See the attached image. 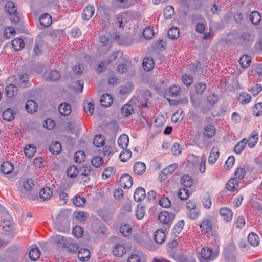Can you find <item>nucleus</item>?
Here are the masks:
<instances>
[{"label": "nucleus", "mask_w": 262, "mask_h": 262, "mask_svg": "<svg viewBox=\"0 0 262 262\" xmlns=\"http://www.w3.org/2000/svg\"><path fill=\"white\" fill-rule=\"evenodd\" d=\"M216 129L213 125L209 124L205 125L203 128V136L206 138H212L215 134Z\"/></svg>", "instance_id": "nucleus-10"}, {"label": "nucleus", "mask_w": 262, "mask_h": 262, "mask_svg": "<svg viewBox=\"0 0 262 262\" xmlns=\"http://www.w3.org/2000/svg\"><path fill=\"white\" fill-rule=\"evenodd\" d=\"M40 25L43 27H49L52 23V18L51 16L48 14L45 13L41 15L39 18Z\"/></svg>", "instance_id": "nucleus-19"}, {"label": "nucleus", "mask_w": 262, "mask_h": 262, "mask_svg": "<svg viewBox=\"0 0 262 262\" xmlns=\"http://www.w3.org/2000/svg\"><path fill=\"white\" fill-rule=\"evenodd\" d=\"M181 183L185 187H190L192 185L193 179L189 175H184L181 179Z\"/></svg>", "instance_id": "nucleus-31"}, {"label": "nucleus", "mask_w": 262, "mask_h": 262, "mask_svg": "<svg viewBox=\"0 0 262 262\" xmlns=\"http://www.w3.org/2000/svg\"><path fill=\"white\" fill-rule=\"evenodd\" d=\"M51 239L52 242L61 247H65L69 242L70 238H66L63 236L59 235H54L52 236Z\"/></svg>", "instance_id": "nucleus-6"}, {"label": "nucleus", "mask_w": 262, "mask_h": 262, "mask_svg": "<svg viewBox=\"0 0 262 262\" xmlns=\"http://www.w3.org/2000/svg\"><path fill=\"white\" fill-rule=\"evenodd\" d=\"M146 170V166L144 163L138 162H136L134 166V171L137 174H143Z\"/></svg>", "instance_id": "nucleus-20"}, {"label": "nucleus", "mask_w": 262, "mask_h": 262, "mask_svg": "<svg viewBox=\"0 0 262 262\" xmlns=\"http://www.w3.org/2000/svg\"><path fill=\"white\" fill-rule=\"evenodd\" d=\"M117 150L114 144H112L111 145L105 146L103 149L104 155L106 156L112 155Z\"/></svg>", "instance_id": "nucleus-49"}, {"label": "nucleus", "mask_w": 262, "mask_h": 262, "mask_svg": "<svg viewBox=\"0 0 262 262\" xmlns=\"http://www.w3.org/2000/svg\"><path fill=\"white\" fill-rule=\"evenodd\" d=\"M165 233L161 230H158L155 234L154 239L157 243L162 244L165 241Z\"/></svg>", "instance_id": "nucleus-28"}, {"label": "nucleus", "mask_w": 262, "mask_h": 262, "mask_svg": "<svg viewBox=\"0 0 262 262\" xmlns=\"http://www.w3.org/2000/svg\"><path fill=\"white\" fill-rule=\"evenodd\" d=\"M55 125V121L50 118H48L45 120L43 123V127L48 130H51L53 129Z\"/></svg>", "instance_id": "nucleus-61"}, {"label": "nucleus", "mask_w": 262, "mask_h": 262, "mask_svg": "<svg viewBox=\"0 0 262 262\" xmlns=\"http://www.w3.org/2000/svg\"><path fill=\"white\" fill-rule=\"evenodd\" d=\"M69 242L65 247L67 248L68 251L71 253L76 252L78 249L77 244L74 243L71 238H70Z\"/></svg>", "instance_id": "nucleus-52"}, {"label": "nucleus", "mask_w": 262, "mask_h": 262, "mask_svg": "<svg viewBox=\"0 0 262 262\" xmlns=\"http://www.w3.org/2000/svg\"><path fill=\"white\" fill-rule=\"evenodd\" d=\"M90 251L85 248L81 249L78 253V257L82 261H86L90 258Z\"/></svg>", "instance_id": "nucleus-26"}, {"label": "nucleus", "mask_w": 262, "mask_h": 262, "mask_svg": "<svg viewBox=\"0 0 262 262\" xmlns=\"http://www.w3.org/2000/svg\"><path fill=\"white\" fill-rule=\"evenodd\" d=\"M258 139V135L257 134L254 133L252 134L248 140L247 143L248 146L251 148L254 147L257 143Z\"/></svg>", "instance_id": "nucleus-53"}, {"label": "nucleus", "mask_w": 262, "mask_h": 262, "mask_svg": "<svg viewBox=\"0 0 262 262\" xmlns=\"http://www.w3.org/2000/svg\"><path fill=\"white\" fill-rule=\"evenodd\" d=\"M132 156V152L129 149H123L120 154V159L122 161H126Z\"/></svg>", "instance_id": "nucleus-54"}, {"label": "nucleus", "mask_w": 262, "mask_h": 262, "mask_svg": "<svg viewBox=\"0 0 262 262\" xmlns=\"http://www.w3.org/2000/svg\"><path fill=\"white\" fill-rule=\"evenodd\" d=\"M164 16L166 19H170L174 14V9L173 7L168 6L164 9Z\"/></svg>", "instance_id": "nucleus-45"}, {"label": "nucleus", "mask_w": 262, "mask_h": 262, "mask_svg": "<svg viewBox=\"0 0 262 262\" xmlns=\"http://www.w3.org/2000/svg\"><path fill=\"white\" fill-rule=\"evenodd\" d=\"M251 100V97L249 94L247 92H242L238 97L239 102L244 105L249 103Z\"/></svg>", "instance_id": "nucleus-32"}, {"label": "nucleus", "mask_w": 262, "mask_h": 262, "mask_svg": "<svg viewBox=\"0 0 262 262\" xmlns=\"http://www.w3.org/2000/svg\"><path fill=\"white\" fill-rule=\"evenodd\" d=\"M154 31L152 28L150 27L145 28L143 31V35L147 39H151L154 36Z\"/></svg>", "instance_id": "nucleus-55"}, {"label": "nucleus", "mask_w": 262, "mask_h": 262, "mask_svg": "<svg viewBox=\"0 0 262 262\" xmlns=\"http://www.w3.org/2000/svg\"><path fill=\"white\" fill-rule=\"evenodd\" d=\"M93 144L97 147L103 146L104 144V137L100 134L96 135L93 139Z\"/></svg>", "instance_id": "nucleus-38"}, {"label": "nucleus", "mask_w": 262, "mask_h": 262, "mask_svg": "<svg viewBox=\"0 0 262 262\" xmlns=\"http://www.w3.org/2000/svg\"><path fill=\"white\" fill-rule=\"evenodd\" d=\"M182 150L183 148L177 142H175L171 147V152L174 155H179L181 154Z\"/></svg>", "instance_id": "nucleus-60"}, {"label": "nucleus", "mask_w": 262, "mask_h": 262, "mask_svg": "<svg viewBox=\"0 0 262 262\" xmlns=\"http://www.w3.org/2000/svg\"><path fill=\"white\" fill-rule=\"evenodd\" d=\"M85 154L83 151H77L74 155V160L76 162H81L84 160L85 159Z\"/></svg>", "instance_id": "nucleus-64"}, {"label": "nucleus", "mask_w": 262, "mask_h": 262, "mask_svg": "<svg viewBox=\"0 0 262 262\" xmlns=\"http://www.w3.org/2000/svg\"><path fill=\"white\" fill-rule=\"evenodd\" d=\"M52 195V191L49 187L42 188L39 192L40 198L43 201L50 199Z\"/></svg>", "instance_id": "nucleus-17"}, {"label": "nucleus", "mask_w": 262, "mask_h": 262, "mask_svg": "<svg viewBox=\"0 0 262 262\" xmlns=\"http://www.w3.org/2000/svg\"><path fill=\"white\" fill-rule=\"evenodd\" d=\"M5 91L7 96L12 98L17 93V89L15 85L10 84L6 87Z\"/></svg>", "instance_id": "nucleus-22"}, {"label": "nucleus", "mask_w": 262, "mask_h": 262, "mask_svg": "<svg viewBox=\"0 0 262 262\" xmlns=\"http://www.w3.org/2000/svg\"><path fill=\"white\" fill-rule=\"evenodd\" d=\"M180 35V31L177 27L171 28L168 31V36L172 39H177Z\"/></svg>", "instance_id": "nucleus-48"}, {"label": "nucleus", "mask_w": 262, "mask_h": 262, "mask_svg": "<svg viewBox=\"0 0 262 262\" xmlns=\"http://www.w3.org/2000/svg\"><path fill=\"white\" fill-rule=\"evenodd\" d=\"M145 196V189L142 187H139L135 191L134 198L136 201L140 202L144 199Z\"/></svg>", "instance_id": "nucleus-16"}, {"label": "nucleus", "mask_w": 262, "mask_h": 262, "mask_svg": "<svg viewBox=\"0 0 262 262\" xmlns=\"http://www.w3.org/2000/svg\"><path fill=\"white\" fill-rule=\"evenodd\" d=\"M25 108L27 112L32 113L37 111V105L34 101L29 100L26 102Z\"/></svg>", "instance_id": "nucleus-34"}, {"label": "nucleus", "mask_w": 262, "mask_h": 262, "mask_svg": "<svg viewBox=\"0 0 262 262\" xmlns=\"http://www.w3.org/2000/svg\"><path fill=\"white\" fill-rule=\"evenodd\" d=\"M219 212L223 220L226 222L230 221L233 217V212L229 208H222L220 209Z\"/></svg>", "instance_id": "nucleus-8"}, {"label": "nucleus", "mask_w": 262, "mask_h": 262, "mask_svg": "<svg viewBox=\"0 0 262 262\" xmlns=\"http://www.w3.org/2000/svg\"><path fill=\"white\" fill-rule=\"evenodd\" d=\"M251 21L255 25L258 24L261 20V15L257 11H253L249 15Z\"/></svg>", "instance_id": "nucleus-42"}, {"label": "nucleus", "mask_w": 262, "mask_h": 262, "mask_svg": "<svg viewBox=\"0 0 262 262\" xmlns=\"http://www.w3.org/2000/svg\"><path fill=\"white\" fill-rule=\"evenodd\" d=\"M120 183L122 187L125 189H128L133 185V179L129 174H123L120 179Z\"/></svg>", "instance_id": "nucleus-7"}, {"label": "nucleus", "mask_w": 262, "mask_h": 262, "mask_svg": "<svg viewBox=\"0 0 262 262\" xmlns=\"http://www.w3.org/2000/svg\"><path fill=\"white\" fill-rule=\"evenodd\" d=\"M145 210L144 207L141 205H138L136 209L135 215L138 220H141L145 215Z\"/></svg>", "instance_id": "nucleus-40"}, {"label": "nucleus", "mask_w": 262, "mask_h": 262, "mask_svg": "<svg viewBox=\"0 0 262 262\" xmlns=\"http://www.w3.org/2000/svg\"><path fill=\"white\" fill-rule=\"evenodd\" d=\"M238 181L237 179L231 178L226 184V188L229 191H234L238 189Z\"/></svg>", "instance_id": "nucleus-21"}, {"label": "nucleus", "mask_w": 262, "mask_h": 262, "mask_svg": "<svg viewBox=\"0 0 262 262\" xmlns=\"http://www.w3.org/2000/svg\"><path fill=\"white\" fill-rule=\"evenodd\" d=\"M248 142V140L244 138L241 140L237 144L235 145L234 148V151L236 154H240L244 150L246 147V145Z\"/></svg>", "instance_id": "nucleus-30"}, {"label": "nucleus", "mask_w": 262, "mask_h": 262, "mask_svg": "<svg viewBox=\"0 0 262 262\" xmlns=\"http://www.w3.org/2000/svg\"><path fill=\"white\" fill-rule=\"evenodd\" d=\"M142 65L145 70L149 71L152 69L155 63L151 57H146L143 61Z\"/></svg>", "instance_id": "nucleus-27"}, {"label": "nucleus", "mask_w": 262, "mask_h": 262, "mask_svg": "<svg viewBox=\"0 0 262 262\" xmlns=\"http://www.w3.org/2000/svg\"><path fill=\"white\" fill-rule=\"evenodd\" d=\"M19 85L20 87L25 88L29 85L28 76L27 74H20L19 76Z\"/></svg>", "instance_id": "nucleus-39"}, {"label": "nucleus", "mask_w": 262, "mask_h": 262, "mask_svg": "<svg viewBox=\"0 0 262 262\" xmlns=\"http://www.w3.org/2000/svg\"><path fill=\"white\" fill-rule=\"evenodd\" d=\"M44 78L46 79L52 81L58 80L60 77L59 73L56 70H50L46 71L43 74Z\"/></svg>", "instance_id": "nucleus-11"}, {"label": "nucleus", "mask_w": 262, "mask_h": 262, "mask_svg": "<svg viewBox=\"0 0 262 262\" xmlns=\"http://www.w3.org/2000/svg\"><path fill=\"white\" fill-rule=\"evenodd\" d=\"M34 183L31 179H21L18 182V190L21 197L34 200L32 194Z\"/></svg>", "instance_id": "nucleus-1"}, {"label": "nucleus", "mask_w": 262, "mask_h": 262, "mask_svg": "<svg viewBox=\"0 0 262 262\" xmlns=\"http://www.w3.org/2000/svg\"><path fill=\"white\" fill-rule=\"evenodd\" d=\"M36 152V148L34 145H28L24 148V153L25 155L31 158L33 157Z\"/></svg>", "instance_id": "nucleus-43"}, {"label": "nucleus", "mask_w": 262, "mask_h": 262, "mask_svg": "<svg viewBox=\"0 0 262 262\" xmlns=\"http://www.w3.org/2000/svg\"><path fill=\"white\" fill-rule=\"evenodd\" d=\"M120 231L124 236H128L132 233V228L129 224H124L121 226Z\"/></svg>", "instance_id": "nucleus-35"}, {"label": "nucleus", "mask_w": 262, "mask_h": 262, "mask_svg": "<svg viewBox=\"0 0 262 262\" xmlns=\"http://www.w3.org/2000/svg\"><path fill=\"white\" fill-rule=\"evenodd\" d=\"M188 163H191L193 166L195 167L199 165V170L202 173L205 170V157L202 156L201 158L191 155L189 156L188 160Z\"/></svg>", "instance_id": "nucleus-3"}, {"label": "nucleus", "mask_w": 262, "mask_h": 262, "mask_svg": "<svg viewBox=\"0 0 262 262\" xmlns=\"http://www.w3.org/2000/svg\"><path fill=\"white\" fill-rule=\"evenodd\" d=\"M40 251L37 248H32L29 253V257L32 261L37 260L40 257Z\"/></svg>", "instance_id": "nucleus-37"}, {"label": "nucleus", "mask_w": 262, "mask_h": 262, "mask_svg": "<svg viewBox=\"0 0 262 262\" xmlns=\"http://www.w3.org/2000/svg\"><path fill=\"white\" fill-rule=\"evenodd\" d=\"M178 164L177 163H173L165 168L162 170V173L165 176L171 174L178 167Z\"/></svg>", "instance_id": "nucleus-51"}, {"label": "nucleus", "mask_w": 262, "mask_h": 262, "mask_svg": "<svg viewBox=\"0 0 262 262\" xmlns=\"http://www.w3.org/2000/svg\"><path fill=\"white\" fill-rule=\"evenodd\" d=\"M12 46L15 51L21 50L25 45L24 40L20 38H16L12 41Z\"/></svg>", "instance_id": "nucleus-23"}, {"label": "nucleus", "mask_w": 262, "mask_h": 262, "mask_svg": "<svg viewBox=\"0 0 262 262\" xmlns=\"http://www.w3.org/2000/svg\"><path fill=\"white\" fill-rule=\"evenodd\" d=\"M184 226V222L183 220L179 221L174 226L172 230V234L177 236L182 231Z\"/></svg>", "instance_id": "nucleus-36"}, {"label": "nucleus", "mask_w": 262, "mask_h": 262, "mask_svg": "<svg viewBox=\"0 0 262 262\" xmlns=\"http://www.w3.org/2000/svg\"><path fill=\"white\" fill-rule=\"evenodd\" d=\"M91 172V166L88 165H83L79 170V173L80 175L87 176Z\"/></svg>", "instance_id": "nucleus-62"}, {"label": "nucleus", "mask_w": 262, "mask_h": 262, "mask_svg": "<svg viewBox=\"0 0 262 262\" xmlns=\"http://www.w3.org/2000/svg\"><path fill=\"white\" fill-rule=\"evenodd\" d=\"M79 173V169L75 166H70L67 170V176L71 178H74L77 176Z\"/></svg>", "instance_id": "nucleus-50"}, {"label": "nucleus", "mask_w": 262, "mask_h": 262, "mask_svg": "<svg viewBox=\"0 0 262 262\" xmlns=\"http://www.w3.org/2000/svg\"><path fill=\"white\" fill-rule=\"evenodd\" d=\"M84 111L92 115L94 110V104L91 102H85L83 105Z\"/></svg>", "instance_id": "nucleus-63"}, {"label": "nucleus", "mask_w": 262, "mask_h": 262, "mask_svg": "<svg viewBox=\"0 0 262 262\" xmlns=\"http://www.w3.org/2000/svg\"><path fill=\"white\" fill-rule=\"evenodd\" d=\"M103 162V159L100 156H95L91 160L92 164L96 167L101 166L102 165Z\"/></svg>", "instance_id": "nucleus-57"}, {"label": "nucleus", "mask_w": 262, "mask_h": 262, "mask_svg": "<svg viewBox=\"0 0 262 262\" xmlns=\"http://www.w3.org/2000/svg\"><path fill=\"white\" fill-rule=\"evenodd\" d=\"M122 57L123 53L121 51L115 52L110 56L108 61H106L107 64H109L113 61H116L118 59L119 60L120 59L122 58Z\"/></svg>", "instance_id": "nucleus-47"}, {"label": "nucleus", "mask_w": 262, "mask_h": 262, "mask_svg": "<svg viewBox=\"0 0 262 262\" xmlns=\"http://www.w3.org/2000/svg\"><path fill=\"white\" fill-rule=\"evenodd\" d=\"M190 193L189 191L185 188H181L178 192V196L183 200H186L189 196Z\"/></svg>", "instance_id": "nucleus-58"}, {"label": "nucleus", "mask_w": 262, "mask_h": 262, "mask_svg": "<svg viewBox=\"0 0 262 262\" xmlns=\"http://www.w3.org/2000/svg\"><path fill=\"white\" fill-rule=\"evenodd\" d=\"M248 240L249 243L253 247L258 246L260 242L258 236L253 232H251L249 234L248 236Z\"/></svg>", "instance_id": "nucleus-25"}, {"label": "nucleus", "mask_w": 262, "mask_h": 262, "mask_svg": "<svg viewBox=\"0 0 262 262\" xmlns=\"http://www.w3.org/2000/svg\"><path fill=\"white\" fill-rule=\"evenodd\" d=\"M13 169L14 167L13 164L12 163L8 161L4 162L1 167V170L4 174L11 173L13 170Z\"/></svg>", "instance_id": "nucleus-18"}, {"label": "nucleus", "mask_w": 262, "mask_h": 262, "mask_svg": "<svg viewBox=\"0 0 262 262\" xmlns=\"http://www.w3.org/2000/svg\"><path fill=\"white\" fill-rule=\"evenodd\" d=\"M58 111L61 115L67 116L69 115L71 112V107L68 103H62L59 105Z\"/></svg>", "instance_id": "nucleus-24"}, {"label": "nucleus", "mask_w": 262, "mask_h": 262, "mask_svg": "<svg viewBox=\"0 0 262 262\" xmlns=\"http://www.w3.org/2000/svg\"><path fill=\"white\" fill-rule=\"evenodd\" d=\"M14 112L13 110L8 108L5 110L3 113V118L7 121H10L14 118Z\"/></svg>", "instance_id": "nucleus-44"}, {"label": "nucleus", "mask_w": 262, "mask_h": 262, "mask_svg": "<svg viewBox=\"0 0 262 262\" xmlns=\"http://www.w3.org/2000/svg\"><path fill=\"white\" fill-rule=\"evenodd\" d=\"M251 62V58L248 55L242 56L239 60V63L242 67L246 68L248 67Z\"/></svg>", "instance_id": "nucleus-41"}, {"label": "nucleus", "mask_w": 262, "mask_h": 262, "mask_svg": "<svg viewBox=\"0 0 262 262\" xmlns=\"http://www.w3.org/2000/svg\"><path fill=\"white\" fill-rule=\"evenodd\" d=\"M201 231L205 234L210 233L212 228V224L211 221L209 219H205L203 220L200 225Z\"/></svg>", "instance_id": "nucleus-9"}, {"label": "nucleus", "mask_w": 262, "mask_h": 262, "mask_svg": "<svg viewBox=\"0 0 262 262\" xmlns=\"http://www.w3.org/2000/svg\"><path fill=\"white\" fill-rule=\"evenodd\" d=\"M72 202L77 207H83L85 204L86 200L83 197L76 196L72 199Z\"/></svg>", "instance_id": "nucleus-46"}, {"label": "nucleus", "mask_w": 262, "mask_h": 262, "mask_svg": "<svg viewBox=\"0 0 262 262\" xmlns=\"http://www.w3.org/2000/svg\"><path fill=\"white\" fill-rule=\"evenodd\" d=\"M101 105L105 107H108L113 103V100L112 97L108 94H103L100 98Z\"/></svg>", "instance_id": "nucleus-14"}, {"label": "nucleus", "mask_w": 262, "mask_h": 262, "mask_svg": "<svg viewBox=\"0 0 262 262\" xmlns=\"http://www.w3.org/2000/svg\"><path fill=\"white\" fill-rule=\"evenodd\" d=\"M126 252V248L122 244H117L113 249L114 255L118 257L122 256Z\"/></svg>", "instance_id": "nucleus-15"}, {"label": "nucleus", "mask_w": 262, "mask_h": 262, "mask_svg": "<svg viewBox=\"0 0 262 262\" xmlns=\"http://www.w3.org/2000/svg\"><path fill=\"white\" fill-rule=\"evenodd\" d=\"M100 42L102 46H104L105 49L108 50L111 46L108 38L105 35H102L100 37Z\"/></svg>", "instance_id": "nucleus-56"}, {"label": "nucleus", "mask_w": 262, "mask_h": 262, "mask_svg": "<svg viewBox=\"0 0 262 262\" xmlns=\"http://www.w3.org/2000/svg\"><path fill=\"white\" fill-rule=\"evenodd\" d=\"M62 147L60 143L58 142H52L50 147L49 150L53 154H58L61 151Z\"/></svg>", "instance_id": "nucleus-33"}, {"label": "nucleus", "mask_w": 262, "mask_h": 262, "mask_svg": "<svg viewBox=\"0 0 262 262\" xmlns=\"http://www.w3.org/2000/svg\"><path fill=\"white\" fill-rule=\"evenodd\" d=\"M219 156V149L216 147H213L209 156L208 162L210 164H213L215 162Z\"/></svg>", "instance_id": "nucleus-29"}, {"label": "nucleus", "mask_w": 262, "mask_h": 262, "mask_svg": "<svg viewBox=\"0 0 262 262\" xmlns=\"http://www.w3.org/2000/svg\"><path fill=\"white\" fill-rule=\"evenodd\" d=\"M218 255L217 250H213L210 248H203L199 259L200 262H209L214 260Z\"/></svg>", "instance_id": "nucleus-2"}, {"label": "nucleus", "mask_w": 262, "mask_h": 262, "mask_svg": "<svg viewBox=\"0 0 262 262\" xmlns=\"http://www.w3.org/2000/svg\"><path fill=\"white\" fill-rule=\"evenodd\" d=\"M129 137L125 134H122L118 138L117 141L118 145L121 149H125L128 145Z\"/></svg>", "instance_id": "nucleus-13"}, {"label": "nucleus", "mask_w": 262, "mask_h": 262, "mask_svg": "<svg viewBox=\"0 0 262 262\" xmlns=\"http://www.w3.org/2000/svg\"><path fill=\"white\" fill-rule=\"evenodd\" d=\"M174 217L175 215L173 213L167 211L161 212L158 215L160 223L167 225H170L172 224Z\"/></svg>", "instance_id": "nucleus-5"}, {"label": "nucleus", "mask_w": 262, "mask_h": 262, "mask_svg": "<svg viewBox=\"0 0 262 262\" xmlns=\"http://www.w3.org/2000/svg\"><path fill=\"white\" fill-rule=\"evenodd\" d=\"M15 34L14 28L10 27L5 29L4 32V36L6 39H9L13 36Z\"/></svg>", "instance_id": "nucleus-59"}, {"label": "nucleus", "mask_w": 262, "mask_h": 262, "mask_svg": "<svg viewBox=\"0 0 262 262\" xmlns=\"http://www.w3.org/2000/svg\"><path fill=\"white\" fill-rule=\"evenodd\" d=\"M6 11L11 16L10 19L12 22L17 23L19 20V17L17 14V8L13 2H7L5 6Z\"/></svg>", "instance_id": "nucleus-4"}, {"label": "nucleus", "mask_w": 262, "mask_h": 262, "mask_svg": "<svg viewBox=\"0 0 262 262\" xmlns=\"http://www.w3.org/2000/svg\"><path fill=\"white\" fill-rule=\"evenodd\" d=\"M94 12L95 8L93 6H88L83 10L82 18L86 20H89L94 15Z\"/></svg>", "instance_id": "nucleus-12"}]
</instances>
